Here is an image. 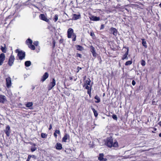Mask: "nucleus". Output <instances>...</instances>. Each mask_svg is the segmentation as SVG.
Wrapping results in <instances>:
<instances>
[{
  "instance_id": "f257e3e1",
  "label": "nucleus",
  "mask_w": 161,
  "mask_h": 161,
  "mask_svg": "<svg viewBox=\"0 0 161 161\" xmlns=\"http://www.w3.org/2000/svg\"><path fill=\"white\" fill-rule=\"evenodd\" d=\"M105 145L108 147H119V144L116 140H115L113 142V139L112 136L107 138L105 142Z\"/></svg>"
},
{
  "instance_id": "f03ea898",
  "label": "nucleus",
  "mask_w": 161,
  "mask_h": 161,
  "mask_svg": "<svg viewBox=\"0 0 161 161\" xmlns=\"http://www.w3.org/2000/svg\"><path fill=\"white\" fill-rule=\"evenodd\" d=\"M15 51L16 53H18L17 55L20 60H22L25 58V52L21 50H19L18 49H16Z\"/></svg>"
},
{
  "instance_id": "7ed1b4c3",
  "label": "nucleus",
  "mask_w": 161,
  "mask_h": 161,
  "mask_svg": "<svg viewBox=\"0 0 161 161\" xmlns=\"http://www.w3.org/2000/svg\"><path fill=\"white\" fill-rule=\"evenodd\" d=\"M26 43L28 45L29 47L32 50H35L36 49L34 45H32V41L30 39L28 38L26 41Z\"/></svg>"
},
{
  "instance_id": "20e7f679",
  "label": "nucleus",
  "mask_w": 161,
  "mask_h": 161,
  "mask_svg": "<svg viewBox=\"0 0 161 161\" xmlns=\"http://www.w3.org/2000/svg\"><path fill=\"white\" fill-rule=\"evenodd\" d=\"M14 60L15 58L14 55L11 54L9 57L8 62V64L9 66H11L13 65Z\"/></svg>"
},
{
  "instance_id": "39448f33",
  "label": "nucleus",
  "mask_w": 161,
  "mask_h": 161,
  "mask_svg": "<svg viewBox=\"0 0 161 161\" xmlns=\"http://www.w3.org/2000/svg\"><path fill=\"white\" fill-rule=\"evenodd\" d=\"M56 85V81L54 78H53L52 81L51 82L48 86V90H51Z\"/></svg>"
},
{
  "instance_id": "423d86ee",
  "label": "nucleus",
  "mask_w": 161,
  "mask_h": 161,
  "mask_svg": "<svg viewBox=\"0 0 161 161\" xmlns=\"http://www.w3.org/2000/svg\"><path fill=\"white\" fill-rule=\"evenodd\" d=\"M4 132L6 134L7 137L9 136L10 133H11V130L10 129L9 125H7L4 130Z\"/></svg>"
},
{
  "instance_id": "0eeeda50",
  "label": "nucleus",
  "mask_w": 161,
  "mask_h": 161,
  "mask_svg": "<svg viewBox=\"0 0 161 161\" xmlns=\"http://www.w3.org/2000/svg\"><path fill=\"white\" fill-rule=\"evenodd\" d=\"M67 37L69 38H71L72 36H73V35L75 34L74 33V30L72 28H69L67 31Z\"/></svg>"
},
{
  "instance_id": "6e6552de",
  "label": "nucleus",
  "mask_w": 161,
  "mask_h": 161,
  "mask_svg": "<svg viewBox=\"0 0 161 161\" xmlns=\"http://www.w3.org/2000/svg\"><path fill=\"white\" fill-rule=\"evenodd\" d=\"M6 86L7 88H9L12 85L11 78L10 76H8L6 78Z\"/></svg>"
},
{
  "instance_id": "1a4fd4ad",
  "label": "nucleus",
  "mask_w": 161,
  "mask_h": 161,
  "mask_svg": "<svg viewBox=\"0 0 161 161\" xmlns=\"http://www.w3.org/2000/svg\"><path fill=\"white\" fill-rule=\"evenodd\" d=\"M7 102L6 96L4 95H0V103L2 104H4L5 102Z\"/></svg>"
},
{
  "instance_id": "9d476101",
  "label": "nucleus",
  "mask_w": 161,
  "mask_h": 161,
  "mask_svg": "<svg viewBox=\"0 0 161 161\" xmlns=\"http://www.w3.org/2000/svg\"><path fill=\"white\" fill-rule=\"evenodd\" d=\"M5 58V55L4 53H2L0 54V66L3 64Z\"/></svg>"
},
{
  "instance_id": "9b49d317",
  "label": "nucleus",
  "mask_w": 161,
  "mask_h": 161,
  "mask_svg": "<svg viewBox=\"0 0 161 161\" xmlns=\"http://www.w3.org/2000/svg\"><path fill=\"white\" fill-rule=\"evenodd\" d=\"M104 155L103 153H99L98 158V160L99 161H107V158H104Z\"/></svg>"
},
{
  "instance_id": "f8f14e48",
  "label": "nucleus",
  "mask_w": 161,
  "mask_h": 161,
  "mask_svg": "<svg viewBox=\"0 0 161 161\" xmlns=\"http://www.w3.org/2000/svg\"><path fill=\"white\" fill-rule=\"evenodd\" d=\"M125 48H126L127 49V51L125 53V54L124 55H123V56L122 58V60H124L125 59L127 60L128 59V57L127 56H128V53H129V47H125Z\"/></svg>"
},
{
  "instance_id": "ddd939ff",
  "label": "nucleus",
  "mask_w": 161,
  "mask_h": 161,
  "mask_svg": "<svg viewBox=\"0 0 161 161\" xmlns=\"http://www.w3.org/2000/svg\"><path fill=\"white\" fill-rule=\"evenodd\" d=\"M39 17L41 19L47 22H48L49 21V19L47 18L43 14H40L39 16Z\"/></svg>"
},
{
  "instance_id": "4468645a",
  "label": "nucleus",
  "mask_w": 161,
  "mask_h": 161,
  "mask_svg": "<svg viewBox=\"0 0 161 161\" xmlns=\"http://www.w3.org/2000/svg\"><path fill=\"white\" fill-rule=\"evenodd\" d=\"M70 136L69 134L65 133L64 134V136L62 138V142H67V139H69Z\"/></svg>"
},
{
  "instance_id": "2eb2a0df",
  "label": "nucleus",
  "mask_w": 161,
  "mask_h": 161,
  "mask_svg": "<svg viewBox=\"0 0 161 161\" xmlns=\"http://www.w3.org/2000/svg\"><path fill=\"white\" fill-rule=\"evenodd\" d=\"M29 143L31 145H32L31 149V152H33L37 149V147H36V145L35 143H33L31 142H30Z\"/></svg>"
},
{
  "instance_id": "dca6fc26",
  "label": "nucleus",
  "mask_w": 161,
  "mask_h": 161,
  "mask_svg": "<svg viewBox=\"0 0 161 161\" xmlns=\"http://www.w3.org/2000/svg\"><path fill=\"white\" fill-rule=\"evenodd\" d=\"M49 76V75L47 72H45L43 76L42 77L41 79V81L42 82H43L46 79H47Z\"/></svg>"
},
{
  "instance_id": "f3484780",
  "label": "nucleus",
  "mask_w": 161,
  "mask_h": 161,
  "mask_svg": "<svg viewBox=\"0 0 161 161\" xmlns=\"http://www.w3.org/2000/svg\"><path fill=\"white\" fill-rule=\"evenodd\" d=\"M91 80L89 78H87V80H85L84 81L83 87H85V85H90Z\"/></svg>"
},
{
  "instance_id": "a211bd4d",
  "label": "nucleus",
  "mask_w": 161,
  "mask_h": 161,
  "mask_svg": "<svg viewBox=\"0 0 161 161\" xmlns=\"http://www.w3.org/2000/svg\"><path fill=\"white\" fill-rule=\"evenodd\" d=\"M110 30L114 36H116L117 35L118 31L116 28L114 27H111L110 28Z\"/></svg>"
},
{
  "instance_id": "6ab92c4d",
  "label": "nucleus",
  "mask_w": 161,
  "mask_h": 161,
  "mask_svg": "<svg viewBox=\"0 0 161 161\" xmlns=\"http://www.w3.org/2000/svg\"><path fill=\"white\" fill-rule=\"evenodd\" d=\"M90 19L93 21H98L100 20V18L99 17L92 16L91 17H90Z\"/></svg>"
},
{
  "instance_id": "aec40b11",
  "label": "nucleus",
  "mask_w": 161,
  "mask_h": 161,
  "mask_svg": "<svg viewBox=\"0 0 161 161\" xmlns=\"http://www.w3.org/2000/svg\"><path fill=\"white\" fill-rule=\"evenodd\" d=\"M55 147L56 149L58 150H61L63 148L62 145L59 142L57 143Z\"/></svg>"
},
{
  "instance_id": "412c9836",
  "label": "nucleus",
  "mask_w": 161,
  "mask_h": 161,
  "mask_svg": "<svg viewBox=\"0 0 161 161\" xmlns=\"http://www.w3.org/2000/svg\"><path fill=\"white\" fill-rule=\"evenodd\" d=\"M73 19L75 20H77L81 18V16L80 14H73Z\"/></svg>"
},
{
  "instance_id": "4be33fe9",
  "label": "nucleus",
  "mask_w": 161,
  "mask_h": 161,
  "mask_svg": "<svg viewBox=\"0 0 161 161\" xmlns=\"http://www.w3.org/2000/svg\"><path fill=\"white\" fill-rule=\"evenodd\" d=\"M75 47L77 50L82 51L84 50V47L80 45H75Z\"/></svg>"
},
{
  "instance_id": "5701e85b",
  "label": "nucleus",
  "mask_w": 161,
  "mask_h": 161,
  "mask_svg": "<svg viewBox=\"0 0 161 161\" xmlns=\"http://www.w3.org/2000/svg\"><path fill=\"white\" fill-rule=\"evenodd\" d=\"M33 105V103L32 102H27L25 104V105L27 107H28L30 109H32V108H30V107H32V106Z\"/></svg>"
},
{
  "instance_id": "b1692460",
  "label": "nucleus",
  "mask_w": 161,
  "mask_h": 161,
  "mask_svg": "<svg viewBox=\"0 0 161 161\" xmlns=\"http://www.w3.org/2000/svg\"><path fill=\"white\" fill-rule=\"evenodd\" d=\"M94 99L96 100L95 101V103H99L101 101L100 98L97 95L95 96Z\"/></svg>"
},
{
  "instance_id": "393cba45",
  "label": "nucleus",
  "mask_w": 161,
  "mask_h": 161,
  "mask_svg": "<svg viewBox=\"0 0 161 161\" xmlns=\"http://www.w3.org/2000/svg\"><path fill=\"white\" fill-rule=\"evenodd\" d=\"M4 47L1 46V49L3 53H6L7 52V48H6V45L4 44Z\"/></svg>"
},
{
  "instance_id": "a878e982",
  "label": "nucleus",
  "mask_w": 161,
  "mask_h": 161,
  "mask_svg": "<svg viewBox=\"0 0 161 161\" xmlns=\"http://www.w3.org/2000/svg\"><path fill=\"white\" fill-rule=\"evenodd\" d=\"M91 108L94 113L95 116V117H97L98 115V113H97V112L92 106L91 107Z\"/></svg>"
},
{
  "instance_id": "bb28decb",
  "label": "nucleus",
  "mask_w": 161,
  "mask_h": 161,
  "mask_svg": "<svg viewBox=\"0 0 161 161\" xmlns=\"http://www.w3.org/2000/svg\"><path fill=\"white\" fill-rule=\"evenodd\" d=\"M142 45L145 48H147V42L146 41H145V40L144 39H142Z\"/></svg>"
},
{
  "instance_id": "cd10ccee",
  "label": "nucleus",
  "mask_w": 161,
  "mask_h": 161,
  "mask_svg": "<svg viewBox=\"0 0 161 161\" xmlns=\"http://www.w3.org/2000/svg\"><path fill=\"white\" fill-rule=\"evenodd\" d=\"M25 65L26 67H29L31 65V62L30 61H26L25 63Z\"/></svg>"
},
{
  "instance_id": "c85d7f7f",
  "label": "nucleus",
  "mask_w": 161,
  "mask_h": 161,
  "mask_svg": "<svg viewBox=\"0 0 161 161\" xmlns=\"http://www.w3.org/2000/svg\"><path fill=\"white\" fill-rule=\"evenodd\" d=\"M85 88L87 90V92H91L92 91V85H91L90 86H88V85H85Z\"/></svg>"
},
{
  "instance_id": "c756f323",
  "label": "nucleus",
  "mask_w": 161,
  "mask_h": 161,
  "mask_svg": "<svg viewBox=\"0 0 161 161\" xmlns=\"http://www.w3.org/2000/svg\"><path fill=\"white\" fill-rule=\"evenodd\" d=\"M132 60H131L125 62V66H128L129 65H130L132 64Z\"/></svg>"
},
{
  "instance_id": "7c9ffc66",
  "label": "nucleus",
  "mask_w": 161,
  "mask_h": 161,
  "mask_svg": "<svg viewBox=\"0 0 161 161\" xmlns=\"http://www.w3.org/2000/svg\"><path fill=\"white\" fill-rule=\"evenodd\" d=\"M89 48L90 49L91 52L92 53L96 51L95 48L92 45L90 46Z\"/></svg>"
},
{
  "instance_id": "2f4dec72",
  "label": "nucleus",
  "mask_w": 161,
  "mask_h": 161,
  "mask_svg": "<svg viewBox=\"0 0 161 161\" xmlns=\"http://www.w3.org/2000/svg\"><path fill=\"white\" fill-rule=\"evenodd\" d=\"M47 135L46 133H42L41 134V136L43 138H45L47 137Z\"/></svg>"
},
{
  "instance_id": "473e14b6",
  "label": "nucleus",
  "mask_w": 161,
  "mask_h": 161,
  "mask_svg": "<svg viewBox=\"0 0 161 161\" xmlns=\"http://www.w3.org/2000/svg\"><path fill=\"white\" fill-rule=\"evenodd\" d=\"M58 16L56 14L54 16V18H53V19L54 20L55 22H56L58 20Z\"/></svg>"
},
{
  "instance_id": "72a5a7b5",
  "label": "nucleus",
  "mask_w": 161,
  "mask_h": 161,
  "mask_svg": "<svg viewBox=\"0 0 161 161\" xmlns=\"http://www.w3.org/2000/svg\"><path fill=\"white\" fill-rule=\"evenodd\" d=\"M141 64L142 66H144L146 65V62L145 60H142L141 62Z\"/></svg>"
},
{
  "instance_id": "f704fd0d",
  "label": "nucleus",
  "mask_w": 161,
  "mask_h": 161,
  "mask_svg": "<svg viewBox=\"0 0 161 161\" xmlns=\"http://www.w3.org/2000/svg\"><path fill=\"white\" fill-rule=\"evenodd\" d=\"M35 157V156L34 155H29L26 161H30V159L31 157Z\"/></svg>"
},
{
  "instance_id": "c9c22d12",
  "label": "nucleus",
  "mask_w": 161,
  "mask_h": 161,
  "mask_svg": "<svg viewBox=\"0 0 161 161\" xmlns=\"http://www.w3.org/2000/svg\"><path fill=\"white\" fill-rule=\"evenodd\" d=\"M112 118L115 120H117V117L116 115L114 114L112 115Z\"/></svg>"
},
{
  "instance_id": "e433bc0d",
  "label": "nucleus",
  "mask_w": 161,
  "mask_h": 161,
  "mask_svg": "<svg viewBox=\"0 0 161 161\" xmlns=\"http://www.w3.org/2000/svg\"><path fill=\"white\" fill-rule=\"evenodd\" d=\"M76 35L75 34H74L73 35L72 39L73 41H75L76 40Z\"/></svg>"
},
{
  "instance_id": "4c0bfd02",
  "label": "nucleus",
  "mask_w": 161,
  "mask_h": 161,
  "mask_svg": "<svg viewBox=\"0 0 161 161\" xmlns=\"http://www.w3.org/2000/svg\"><path fill=\"white\" fill-rule=\"evenodd\" d=\"M55 44H56V42H55V40H53V45L52 46V48L53 49L55 47Z\"/></svg>"
},
{
  "instance_id": "58836bf2",
  "label": "nucleus",
  "mask_w": 161,
  "mask_h": 161,
  "mask_svg": "<svg viewBox=\"0 0 161 161\" xmlns=\"http://www.w3.org/2000/svg\"><path fill=\"white\" fill-rule=\"evenodd\" d=\"M76 57H79L80 58H82V55L80 54L79 53H77L76 54Z\"/></svg>"
},
{
  "instance_id": "ea45409f",
  "label": "nucleus",
  "mask_w": 161,
  "mask_h": 161,
  "mask_svg": "<svg viewBox=\"0 0 161 161\" xmlns=\"http://www.w3.org/2000/svg\"><path fill=\"white\" fill-rule=\"evenodd\" d=\"M59 43L60 44H63L64 43V40L63 38L60 39L59 40Z\"/></svg>"
},
{
  "instance_id": "a19ab883",
  "label": "nucleus",
  "mask_w": 161,
  "mask_h": 161,
  "mask_svg": "<svg viewBox=\"0 0 161 161\" xmlns=\"http://www.w3.org/2000/svg\"><path fill=\"white\" fill-rule=\"evenodd\" d=\"M92 53L93 56L95 58H96L97 55V54L96 53V51L94 52H93Z\"/></svg>"
},
{
  "instance_id": "79ce46f5",
  "label": "nucleus",
  "mask_w": 161,
  "mask_h": 161,
  "mask_svg": "<svg viewBox=\"0 0 161 161\" xmlns=\"http://www.w3.org/2000/svg\"><path fill=\"white\" fill-rule=\"evenodd\" d=\"M82 69L79 66H78L76 68V72L78 73L80 70Z\"/></svg>"
},
{
  "instance_id": "37998d69",
  "label": "nucleus",
  "mask_w": 161,
  "mask_h": 161,
  "mask_svg": "<svg viewBox=\"0 0 161 161\" xmlns=\"http://www.w3.org/2000/svg\"><path fill=\"white\" fill-rule=\"evenodd\" d=\"M54 132L56 133V134H58V135H60V131L59 130H55V131Z\"/></svg>"
},
{
  "instance_id": "c03bdc74",
  "label": "nucleus",
  "mask_w": 161,
  "mask_h": 161,
  "mask_svg": "<svg viewBox=\"0 0 161 161\" xmlns=\"http://www.w3.org/2000/svg\"><path fill=\"white\" fill-rule=\"evenodd\" d=\"M35 46H37L38 44V42L37 41H35L33 43Z\"/></svg>"
},
{
  "instance_id": "a18cd8bd",
  "label": "nucleus",
  "mask_w": 161,
  "mask_h": 161,
  "mask_svg": "<svg viewBox=\"0 0 161 161\" xmlns=\"http://www.w3.org/2000/svg\"><path fill=\"white\" fill-rule=\"evenodd\" d=\"M90 35L91 36L93 37L95 36V34L93 31H92L90 32Z\"/></svg>"
},
{
  "instance_id": "49530a36",
  "label": "nucleus",
  "mask_w": 161,
  "mask_h": 161,
  "mask_svg": "<svg viewBox=\"0 0 161 161\" xmlns=\"http://www.w3.org/2000/svg\"><path fill=\"white\" fill-rule=\"evenodd\" d=\"M104 25L103 24H102V25H101V27H100V30L103 29L104 28Z\"/></svg>"
},
{
  "instance_id": "de8ad7c7",
  "label": "nucleus",
  "mask_w": 161,
  "mask_h": 161,
  "mask_svg": "<svg viewBox=\"0 0 161 161\" xmlns=\"http://www.w3.org/2000/svg\"><path fill=\"white\" fill-rule=\"evenodd\" d=\"M88 94L89 95V96L90 97H91L92 95H91V92H89V91L88 92H87Z\"/></svg>"
},
{
  "instance_id": "09e8293b",
  "label": "nucleus",
  "mask_w": 161,
  "mask_h": 161,
  "mask_svg": "<svg viewBox=\"0 0 161 161\" xmlns=\"http://www.w3.org/2000/svg\"><path fill=\"white\" fill-rule=\"evenodd\" d=\"M132 84L133 85V86H135L136 84V82L134 80H133L132 81Z\"/></svg>"
},
{
  "instance_id": "8fccbe9b",
  "label": "nucleus",
  "mask_w": 161,
  "mask_h": 161,
  "mask_svg": "<svg viewBox=\"0 0 161 161\" xmlns=\"http://www.w3.org/2000/svg\"><path fill=\"white\" fill-rule=\"evenodd\" d=\"M52 124H50L49 125V128H48L49 130H51L52 129Z\"/></svg>"
},
{
  "instance_id": "3c124183",
  "label": "nucleus",
  "mask_w": 161,
  "mask_h": 161,
  "mask_svg": "<svg viewBox=\"0 0 161 161\" xmlns=\"http://www.w3.org/2000/svg\"><path fill=\"white\" fill-rule=\"evenodd\" d=\"M53 135L55 138H57V135L56 133H55V132L54 133Z\"/></svg>"
},
{
  "instance_id": "603ef678",
  "label": "nucleus",
  "mask_w": 161,
  "mask_h": 161,
  "mask_svg": "<svg viewBox=\"0 0 161 161\" xmlns=\"http://www.w3.org/2000/svg\"><path fill=\"white\" fill-rule=\"evenodd\" d=\"M158 124L161 126V121L158 123Z\"/></svg>"
},
{
  "instance_id": "864d4df0",
  "label": "nucleus",
  "mask_w": 161,
  "mask_h": 161,
  "mask_svg": "<svg viewBox=\"0 0 161 161\" xmlns=\"http://www.w3.org/2000/svg\"><path fill=\"white\" fill-rule=\"evenodd\" d=\"M86 76L85 75L84 77H83V79H84V80H86Z\"/></svg>"
},
{
  "instance_id": "5fc2aeb1",
  "label": "nucleus",
  "mask_w": 161,
  "mask_h": 161,
  "mask_svg": "<svg viewBox=\"0 0 161 161\" xmlns=\"http://www.w3.org/2000/svg\"><path fill=\"white\" fill-rule=\"evenodd\" d=\"M159 136L160 137H161V133L159 134Z\"/></svg>"
},
{
  "instance_id": "6e6d98bb",
  "label": "nucleus",
  "mask_w": 161,
  "mask_h": 161,
  "mask_svg": "<svg viewBox=\"0 0 161 161\" xmlns=\"http://www.w3.org/2000/svg\"><path fill=\"white\" fill-rule=\"evenodd\" d=\"M3 156L2 154L1 153H0V157H2Z\"/></svg>"
},
{
  "instance_id": "4d7b16f0",
  "label": "nucleus",
  "mask_w": 161,
  "mask_h": 161,
  "mask_svg": "<svg viewBox=\"0 0 161 161\" xmlns=\"http://www.w3.org/2000/svg\"><path fill=\"white\" fill-rule=\"evenodd\" d=\"M159 6L160 8H161V3L159 4Z\"/></svg>"
},
{
  "instance_id": "13d9d810",
  "label": "nucleus",
  "mask_w": 161,
  "mask_h": 161,
  "mask_svg": "<svg viewBox=\"0 0 161 161\" xmlns=\"http://www.w3.org/2000/svg\"><path fill=\"white\" fill-rule=\"evenodd\" d=\"M157 130V129L156 128H154V130H155V131H156Z\"/></svg>"
},
{
  "instance_id": "bf43d9fd",
  "label": "nucleus",
  "mask_w": 161,
  "mask_h": 161,
  "mask_svg": "<svg viewBox=\"0 0 161 161\" xmlns=\"http://www.w3.org/2000/svg\"><path fill=\"white\" fill-rule=\"evenodd\" d=\"M69 78H70V80L72 79V77H70Z\"/></svg>"
},
{
  "instance_id": "052dcab7",
  "label": "nucleus",
  "mask_w": 161,
  "mask_h": 161,
  "mask_svg": "<svg viewBox=\"0 0 161 161\" xmlns=\"http://www.w3.org/2000/svg\"><path fill=\"white\" fill-rule=\"evenodd\" d=\"M154 101H153L152 102V103H154Z\"/></svg>"
},
{
  "instance_id": "680f3d73",
  "label": "nucleus",
  "mask_w": 161,
  "mask_h": 161,
  "mask_svg": "<svg viewBox=\"0 0 161 161\" xmlns=\"http://www.w3.org/2000/svg\"><path fill=\"white\" fill-rule=\"evenodd\" d=\"M159 74H161V72H159Z\"/></svg>"
},
{
  "instance_id": "e2e57ef3",
  "label": "nucleus",
  "mask_w": 161,
  "mask_h": 161,
  "mask_svg": "<svg viewBox=\"0 0 161 161\" xmlns=\"http://www.w3.org/2000/svg\"><path fill=\"white\" fill-rule=\"evenodd\" d=\"M104 95H105V93H103V96H104Z\"/></svg>"
},
{
  "instance_id": "0e129e2a",
  "label": "nucleus",
  "mask_w": 161,
  "mask_h": 161,
  "mask_svg": "<svg viewBox=\"0 0 161 161\" xmlns=\"http://www.w3.org/2000/svg\"><path fill=\"white\" fill-rule=\"evenodd\" d=\"M0 125H2V124H1V123H0Z\"/></svg>"
},
{
  "instance_id": "69168bd1",
  "label": "nucleus",
  "mask_w": 161,
  "mask_h": 161,
  "mask_svg": "<svg viewBox=\"0 0 161 161\" xmlns=\"http://www.w3.org/2000/svg\"><path fill=\"white\" fill-rule=\"evenodd\" d=\"M126 9V10H127V11H128V10H127V9Z\"/></svg>"
}]
</instances>
